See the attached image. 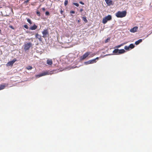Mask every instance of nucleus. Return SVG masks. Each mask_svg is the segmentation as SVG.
Instances as JSON below:
<instances>
[{
    "mask_svg": "<svg viewBox=\"0 0 152 152\" xmlns=\"http://www.w3.org/2000/svg\"><path fill=\"white\" fill-rule=\"evenodd\" d=\"M124 48L125 50H129L130 49V48L129 46H126L124 47Z\"/></svg>",
    "mask_w": 152,
    "mask_h": 152,
    "instance_id": "nucleus-19",
    "label": "nucleus"
},
{
    "mask_svg": "<svg viewBox=\"0 0 152 152\" xmlns=\"http://www.w3.org/2000/svg\"><path fill=\"white\" fill-rule=\"evenodd\" d=\"M27 21L30 24H32V22L31 21V20L29 18L27 19Z\"/></svg>",
    "mask_w": 152,
    "mask_h": 152,
    "instance_id": "nucleus-20",
    "label": "nucleus"
},
{
    "mask_svg": "<svg viewBox=\"0 0 152 152\" xmlns=\"http://www.w3.org/2000/svg\"><path fill=\"white\" fill-rule=\"evenodd\" d=\"M37 14L38 16H40V12L39 11H37Z\"/></svg>",
    "mask_w": 152,
    "mask_h": 152,
    "instance_id": "nucleus-28",
    "label": "nucleus"
},
{
    "mask_svg": "<svg viewBox=\"0 0 152 152\" xmlns=\"http://www.w3.org/2000/svg\"><path fill=\"white\" fill-rule=\"evenodd\" d=\"M63 12V11H62V10H61V13L62 14Z\"/></svg>",
    "mask_w": 152,
    "mask_h": 152,
    "instance_id": "nucleus-39",
    "label": "nucleus"
},
{
    "mask_svg": "<svg viewBox=\"0 0 152 152\" xmlns=\"http://www.w3.org/2000/svg\"><path fill=\"white\" fill-rule=\"evenodd\" d=\"M83 20L86 23H87L88 22V20L86 19V17H82Z\"/></svg>",
    "mask_w": 152,
    "mask_h": 152,
    "instance_id": "nucleus-18",
    "label": "nucleus"
},
{
    "mask_svg": "<svg viewBox=\"0 0 152 152\" xmlns=\"http://www.w3.org/2000/svg\"><path fill=\"white\" fill-rule=\"evenodd\" d=\"M45 15H47L48 16L49 15V12L48 11H46L45 12Z\"/></svg>",
    "mask_w": 152,
    "mask_h": 152,
    "instance_id": "nucleus-29",
    "label": "nucleus"
},
{
    "mask_svg": "<svg viewBox=\"0 0 152 152\" xmlns=\"http://www.w3.org/2000/svg\"><path fill=\"white\" fill-rule=\"evenodd\" d=\"M149 35V34H148V35H147V37H148V35Z\"/></svg>",
    "mask_w": 152,
    "mask_h": 152,
    "instance_id": "nucleus-41",
    "label": "nucleus"
},
{
    "mask_svg": "<svg viewBox=\"0 0 152 152\" xmlns=\"http://www.w3.org/2000/svg\"><path fill=\"white\" fill-rule=\"evenodd\" d=\"M124 44H121V45H118L117 46H116L115 47V48H119L121 46H122V45H124Z\"/></svg>",
    "mask_w": 152,
    "mask_h": 152,
    "instance_id": "nucleus-21",
    "label": "nucleus"
},
{
    "mask_svg": "<svg viewBox=\"0 0 152 152\" xmlns=\"http://www.w3.org/2000/svg\"><path fill=\"white\" fill-rule=\"evenodd\" d=\"M111 16L110 15H108L103 19L102 23L104 24H105L107 22V21L111 20Z\"/></svg>",
    "mask_w": 152,
    "mask_h": 152,
    "instance_id": "nucleus-5",
    "label": "nucleus"
},
{
    "mask_svg": "<svg viewBox=\"0 0 152 152\" xmlns=\"http://www.w3.org/2000/svg\"><path fill=\"white\" fill-rule=\"evenodd\" d=\"M1 30L0 29V33H1Z\"/></svg>",
    "mask_w": 152,
    "mask_h": 152,
    "instance_id": "nucleus-40",
    "label": "nucleus"
},
{
    "mask_svg": "<svg viewBox=\"0 0 152 152\" xmlns=\"http://www.w3.org/2000/svg\"><path fill=\"white\" fill-rule=\"evenodd\" d=\"M43 37L45 38L46 37L47 35H48L49 33L47 29H44L42 32Z\"/></svg>",
    "mask_w": 152,
    "mask_h": 152,
    "instance_id": "nucleus-6",
    "label": "nucleus"
},
{
    "mask_svg": "<svg viewBox=\"0 0 152 152\" xmlns=\"http://www.w3.org/2000/svg\"><path fill=\"white\" fill-rule=\"evenodd\" d=\"M53 73L52 72H42V73L40 74H39L37 75L36 77H41L46 75H51Z\"/></svg>",
    "mask_w": 152,
    "mask_h": 152,
    "instance_id": "nucleus-3",
    "label": "nucleus"
},
{
    "mask_svg": "<svg viewBox=\"0 0 152 152\" xmlns=\"http://www.w3.org/2000/svg\"><path fill=\"white\" fill-rule=\"evenodd\" d=\"M138 29V27L137 26H135L133 28H131L130 30V31L132 33H134L136 32Z\"/></svg>",
    "mask_w": 152,
    "mask_h": 152,
    "instance_id": "nucleus-9",
    "label": "nucleus"
},
{
    "mask_svg": "<svg viewBox=\"0 0 152 152\" xmlns=\"http://www.w3.org/2000/svg\"><path fill=\"white\" fill-rule=\"evenodd\" d=\"M83 10L82 9H81L80 10V12H82L83 11Z\"/></svg>",
    "mask_w": 152,
    "mask_h": 152,
    "instance_id": "nucleus-37",
    "label": "nucleus"
},
{
    "mask_svg": "<svg viewBox=\"0 0 152 152\" xmlns=\"http://www.w3.org/2000/svg\"><path fill=\"white\" fill-rule=\"evenodd\" d=\"M33 45V44L30 42H27L24 44V50L25 51H28L30 48Z\"/></svg>",
    "mask_w": 152,
    "mask_h": 152,
    "instance_id": "nucleus-2",
    "label": "nucleus"
},
{
    "mask_svg": "<svg viewBox=\"0 0 152 152\" xmlns=\"http://www.w3.org/2000/svg\"><path fill=\"white\" fill-rule=\"evenodd\" d=\"M110 37H108L105 40V42L106 43L108 42L110 40Z\"/></svg>",
    "mask_w": 152,
    "mask_h": 152,
    "instance_id": "nucleus-23",
    "label": "nucleus"
},
{
    "mask_svg": "<svg viewBox=\"0 0 152 152\" xmlns=\"http://www.w3.org/2000/svg\"><path fill=\"white\" fill-rule=\"evenodd\" d=\"M89 55V53L87 52L85 53L83 56L80 57V60H83L85 59Z\"/></svg>",
    "mask_w": 152,
    "mask_h": 152,
    "instance_id": "nucleus-7",
    "label": "nucleus"
},
{
    "mask_svg": "<svg viewBox=\"0 0 152 152\" xmlns=\"http://www.w3.org/2000/svg\"><path fill=\"white\" fill-rule=\"evenodd\" d=\"M47 64L49 65H51L52 64V61L51 60H48L47 61Z\"/></svg>",
    "mask_w": 152,
    "mask_h": 152,
    "instance_id": "nucleus-15",
    "label": "nucleus"
},
{
    "mask_svg": "<svg viewBox=\"0 0 152 152\" xmlns=\"http://www.w3.org/2000/svg\"><path fill=\"white\" fill-rule=\"evenodd\" d=\"M79 3L82 4H83V5H84V3L82 1H80L79 2Z\"/></svg>",
    "mask_w": 152,
    "mask_h": 152,
    "instance_id": "nucleus-34",
    "label": "nucleus"
},
{
    "mask_svg": "<svg viewBox=\"0 0 152 152\" xmlns=\"http://www.w3.org/2000/svg\"><path fill=\"white\" fill-rule=\"evenodd\" d=\"M29 1V0H26V1H25L24 3H28Z\"/></svg>",
    "mask_w": 152,
    "mask_h": 152,
    "instance_id": "nucleus-32",
    "label": "nucleus"
},
{
    "mask_svg": "<svg viewBox=\"0 0 152 152\" xmlns=\"http://www.w3.org/2000/svg\"><path fill=\"white\" fill-rule=\"evenodd\" d=\"M24 27L26 29H28V27L27 25H24Z\"/></svg>",
    "mask_w": 152,
    "mask_h": 152,
    "instance_id": "nucleus-27",
    "label": "nucleus"
},
{
    "mask_svg": "<svg viewBox=\"0 0 152 152\" xmlns=\"http://www.w3.org/2000/svg\"><path fill=\"white\" fill-rule=\"evenodd\" d=\"M70 13L72 14H74L75 13V11H70Z\"/></svg>",
    "mask_w": 152,
    "mask_h": 152,
    "instance_id": "nucleus-31",
    "label": "nucleus"
},
{
    "mask_svg": "<svg viewBox=\"0 0 152 152\" xmlns=\"http://www.w3.org/2000/svg\"><path fill=\"white\" fill-rule=\"evenodd\" d=\"M99 59V58L97 57L96 58L94 59L85 62L84 64L86 65H88L90 64H92L94 63H95L96 62V60H98Z\"/></svg>",
    "mask_w": 152,
    "mask_h": 152,
    "instance_id": "nucleus-4",
    "label": "nucleus"
},
{
    "mask_svg": "<svg viewBox=\"0 0 152 152\" xmlns=\"http://www.w3.org/2000/svg\"><path fill=\"white\" fill-rule=\"evenodd\" d=\"M37 39H38L39 40L40 42H41L42 40V38L41 36L40 35L39 36V37H38Z\"/></svg>",
    "mask_w": 152,
    "mask_h": 152,
    "instance_id": "nucleus-22",
    "label": "nucleus"
},
{
    "mask_svg": "<svg viewBox=\"0 0 152 152\" xmlns=\"http://www.w3.org/2000/svg\"><path fill=\"white\" fill-rule=\"evenodd\" d=\"M134 45L133 44H130L129 46V47L131 49H133L134 47Z\"/></svg>",
    "mask_w": 152,
    "mask_h": 152,
    "instance_id": "nucleus-16",
    "label": "nucleus"
},
{
    "mask_svg": "<svg viewBox=\"0 0 152 152\" xmlns=\"http://www.w3.org/2000/svg\"><path fill=\"white\" fill-rule=\"evenodd\" d=\"M125 52V50L124 49H121L120 50L118 49V55L121 54H122Z\"/></svg>",
    "mask_w": 152,
    "mask_h": 152,
    "instance_id": "nucleus-12",
    "label": "nucleus"
},
{
    "mask_svg": "<svg viewBox=\"0 0 152 152\" xmlns=\"http://www.w3.org/2000/svg\"><path fill=\"white\" fill-rule=\"evenodd\" d=\"M105 1L108 6H110L112 4V1L110 0H105Z\"/></svg>",
    "mask_w": 152,
    "mask_h": 152,
    "instance_id": "nucleus-10",
    "label": "nucleus"
},
{
    "mask_svg": "<svg viewBox=\"0 0 152 152\" xmlns=\"http://www.w3.org/2000/svg\"><path fill=\"white\" fill-rule=\"evenodd\" d=\"M37 26L34 24L33 26L29 28V29L32 30H35L37 28Z\"/></svg>",
    "mask_w": 152,
    "mask_h": 152,
    "instance_id": "nucleus-11",
    "label": "nucleus"
},
{
    "mask_svg": "<svg viewBox=\"0 0 152 152\" xmlns=\"http://www.w3.org/2000/svg\"><path fill=\"white\" fill-rule=\"evenodd\" d=\"M16 59H13L12 61H9L7 64L6 65L7 66H12L13 65V64L16 61Z\"/></svg>",
    "mask_w": 152,
    "mask_h": 152,
    "instance_id": "nucleus-8",
    "label": "nucleus"
},
{
    "mask_svg": "<svg viewBox=\"0 0 152 152\" xmlns=\"http://www.w3.org/2000/svg\"><path fill=\"white\" fill-rule=\"evenodd\" d=\"M113 54H106L104 56H110V55H113Z\"/></svg>",
    "mask_w": 152,
    "mask_h": 152,
    "instance_id": "nucleus-35",
    "label": "nucleus"
},
{
    "mask_svg": "<svg viewBox=\"0 0 152 152\" xmlns=\"http://www.w3.org/2000/svg\"><path fill=\"white\" fill-rule=\"evenodd\" d=\"M73 4L78 7L79 6V4L77 3H73Z\"/></svg>",
    "mask_w": 152,
    "mask_h": 152,
    "instance_id": "nucleus-25",
    "label": "nucleus"
},
{
    "mask_svg": "<svg viewBox=\"0 0 152 152\" xmlns=\"http://www.w3.org/2000/svg\"><path fill=\"white\" fill-rule=\"evenodd\" d=\"M118 48L115 49L113 52V53L115 55H118Z\"/></svg>",
    "mask_w": 152,
    "mask_h": 152,
    "instance_id": "nucleus-13",
    "label": "nucleus"
},
{
    "mask_svg": "<svg viewBox=\"0 0 152 152\" xmlns=\"http://www.w3.org/2000/svg\"><path fill=\"white\" fill-rule=\"evenodd\" d=\"M5 86L4 85H0V90L4 88Z\"/></svg>",
    "mask_w": 152,
    "mask_h": 152,
    "instance_id": "nucleus-17",
    "label": "nucleus"
},
{
    "mask_svg": "<svg viewBox=\"0 0 152 152\" xmlns=\"http://www.w3.org/2000/svg\"><path fill=\"white\" fill-rule=\"evenodd\" d=\"M80 20H77V22H78V23H80Z\"/></svg>",
    "mask_w": 152,
    "mask_h": 152,
    "instance_id": "nucleus-38",
    "label": "nucleus"
},
{
    "mask_svg": "<svg viewBox=\"0 0 152 152\" xmlns=\"http://www.w3.org/2000/svg\"><path fill=\"white\" fill-rule=\"evenodd\" d=\"M32 66H29L27 67L26 69L28 70H31L32 69Z\"/></svg>",
    "mask_w": 152,
    "mask_h": 152,
    "instance_id": "nucleus-24",
    "label": "nucleus"
},
{
    "mask_svg": "<svg viewBox=\"0 0 152 152\" xmlns=\"http://www.w3.org/2000/svg\"><path fill=\"white\" fill-rule=\"evenodd\" d=\"M42 10L43 11H45V8H44V7L42 8Z\"/></svg>",
    "mask_w": 152,
    "mask_h": 152,
    "instance_id": "nucleus-36",
    "label": "nucleus"
},
{
    "mask_svg": "<svg viewBox=\"0 0 152 152\" xmlns=\"http://www.w3.org/2000/svg\"><path fill=\"white\" fill-rule=\"evenodd\" d=\"M39 35L38 34H37L35 35V37L36 38H37L39 37Z\"/></svg>",
    "mask_w": 152,
    "mask_h": 152,
    "instance_id": "nucleus-30",
    "label": "nucleus"
},
{
    "mask_svg": "<svg viewBox=\"0 0 152 152\" xmlns=\"http://www.w3.org/2000/svg\"><path fill=\"white\" fill-rule=\"evenodd\" d=\"M126 15V11L122 12L118 11L115 14L116 16L118 18H123L125 17Z\"/></svg>",
    "mask_w": 152,
    "mask_h": 152,
    "instance_id": "nucleus-1",
    "label": "nucleus"
},
{
    "mask_svg": "<svg viewBox=\"0 0 152 152\" xmlns=\"http://www.w3.org/2000/svg\"><path fill=\"white\" fill-rule=\"evenodd\" d=\"M9 27H10V28H11L12 29H14V28L12 26H9Z\"/></svg>",
    "mask_w": 152,
    "mask_h": 152,
    "instance_id": "nucleus-33",
    "label": "nucleus"
},
{
    "mask_svg": "<svg viewBox=\"0 0 152 152\" xmlns=\"http://www.w3.org/2000/svg\"><path fill=\"white\" fill-rule=\"evenodd\" d=\"M68 3V0H65V1L64 2V5L65 6H66L67 4Z\"/></svg>",
    "mask_w": 152,
    "mask_h": 152,
    "instance_id": "nucleus-26",
    "label": "nucleus"
},
{
    "mask_svg": "<svg viewBox=\"0 0 152 152\" xmlns=\"http://www.w3.org/2000/svg\"><path fill=\"white\" fill-rule=\"evenodd\" d=\"M142 42V39H139L137 41H136L135 42V44L136 45H138L141 42Z\"/></svg>",
    "mask_w": 152,
    "mask_h": 152,
    "instance_id": "nucleus-14",
    "label": "nucleus"
}]
</instances>
